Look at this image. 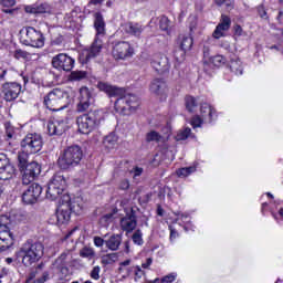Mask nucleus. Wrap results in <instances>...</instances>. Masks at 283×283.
<instances>
[{"mask_svg":"<svg viewBox=\"0 0 283 283\" xmlns=\"http://www.w3.org/2000/svg\"><path fill=\"white\" fill-rule=\"evenodd\" d=\"M92 280H101V266L96 265L91 271Z\"/></svg>","mask_w":283,"mask_h":283,"instance_id":"49530a36","label":"nucleus"},{"mask_svg":"<svg viewBox=\"0 0 283 283\" xmlns=\"http://www.w3.org/2000/svg\"><path fill=\"white\" fill-rule=\"evenodd\" d=\"M94 244H95V247H103L105 244V240L101 237H95Z\"/></svg>","mask_w":283,"mask_h":283,"instance_id":"6e6d98bb","label":"nucleus"},{"mask_svg":"<svg viewBox=\"0 0 283 283\" xmlns=\"http://www.w3.org/2000/svg\"><path fill=\"white\" fill-rule=\"evenodd\" d=\"M149 91L154 96H158V98H167V94H169V86L165 78L156 77L151 81Z\"/></svg>","mask_w":283,"mask_h":283,"instance_id":"dca6fc26","label":"nucleus"},{"mask_svg":"<svg viewBox=\"0 0 283 283\" xmlns=\"http://www.w3.org/2000/svg\"><path fill=\"white\" fill-rule=\"evenodd\" d=\"M0 3L3 8H13L17 4V0H0Z\"/></svg>","mask_w":283,"mask_h":283,"instance_id":"8fccbe9b","label":"nucleus"},{"mask_svg":"<svg viewBox=\"0 0 283 283\" xmlns=\"http://www.w3.org/2000/svg\"><path fill=\"white\" fill-rule=\"evenodd\" d=\"M102 264L107 265V264H114V262L118 261V254L117 253H108L104 254L101 258Z\"/></svg>","mask_w":283,"mask_h":283,"instance_id":"72a5a7b5","label":"nucleus"},{"mask_svg":"<svg viewBox=\"0 0 283 283\" xmlns=\"http://www.w3.org/2000/svg\"><path fill=\"white\" fill-rule=\"evenodd\" d=\"M163 136L156 130H151L146 134V143H160Z\"/></svg>","mask_w":283,"mask_h":283,"instance_id":"c9c22d12","label":"nucleus"},{"mask_svg":"<svg viewBox=\"0 0 283 283\" xmlns=\"http://www.w3.org/2000/svg\"><path fill=\"white\" fill-rule=\"evenodd\" d=\"M119 224L123 231L132 233V231H134L138 226V221L136 220V210L132 209L130 212L126 213V216L120 219Z\"/></svg>","mask_w":283,"mask_h":283,"instance_id":"6ab92c4d","label":"nucleus"},{"mask_svg":"<svg viewBox=\"0 0 283 283\" xmlns=\"http://www.w3.org/2000/svg\"><path fill=\"white\" fill-rule=\"evenodd\" d=\"M10 164V159L7 154L0 153V169L4 168Z\"/></svg>","mask_w":283,"mask_h":283,"instance_id":"a18cd8bd","label":"nucleus"},{"mask_svg":"<svg viewBox=\"0 0 283 283\" xmlns=\"http://www.w3.org/2000/svg\"><path fill=\"white\" fill-rule=\"evenodd\" d=\"M259 14L261 17V19H266V11H264V9H259Z\"/></svg>","mask_w":283,"mask_h":283,"instance_id":"e2e57ef3","label":"nucleus"},{"mask_svg":"<svg viewBox=\"0 0 283 283\" xmlns=\"http://www.w3.org/2000/svg\"><path fill=\"white\" fill-rule=\"evenodd\" d=\"M25 12L29 14H50L52 8L49 4H33L25 7Z\"/></svg>","mask_w":283,"mask_h":283,"instance_id":"b1692460","label":"nucleus"},{"mask_svg":"<svg viewBox=\"0 0 283 283\" xmlns=\"http://www.w3.org/2000/svg\"><path fill=\"white\" fill-rule=\"evenodd\" d=\"M143 275H145V271H143V269H140L139 265L135 266V276L140 280V277H143Z\"/></svg>","mask_w":283,"mask_h":283,"instance_id":"5fc2aeb1","label":"nucleus"},{"mask_svg":"<svg viewBox=\"0 0 283 283\" xmlns=\"http://www.w3.org/2000/svg\"><path fill=\"white\" fill-rule=\"evenodd\" d=\"M67 129V123L63 119H54L48 123L49 136H63Z\"/></svg>","mask_w":283,"mask_h":283,"instance_id":"412c9836","label":"nucleus"},{"mask_svg":"<svg viewBox=\"0 0 283 283\" xmlns=\"http://www.w3.org/2000/svg\"><path fill=\"white\" fill-rule=\"evenodd\" d=\"M65 187H67V179L62 172H56L49 182L46 189V198L48 200H57L63 196V191H65Z\"/></svg>","mask_w":283,"mask_h":283,"instance_id":"6e6552de","label":"nucleus"},{"mask_svg":"<svg viewBox=\"0 0 283 283\" xmlns=\"http://www.w3.org/2000/svg\"><path fill=\"white\" fill-rule=\"evenodd\" d=\"M92 105V91L87 86H82L80 88L78 103L76 105V112L83 114L85 112L90 113V106Z\"/></svg>","mask_w":283,"mask_h":283,"instance_id":"4468645a","label":"nucleus"},{"mask_svg":"<svg viewBox=\"0 0 283 283\" xmlns=\"http://www.w3.org/2000/svg\"><path fill=\"white\" fill-rule=\"evenodd\" d=\"M178 238V232L176 230H170V240H176Z\"/></svg>","mask_w":283,"mask_h":283,"instance_id":"680f3d73","label":"nucleus"},{"mask_svg":"<svg viewBox=\"0 0 283 283\" xmlns=\"http://www.w3.org/2000/svg\"><path fill=\"white\" fill-rule=\"evenodd\" d=\"M83 160V149L78 145L69 146L63 150L57 159V167L62 171H70L74 167H78Z\"/></svg>","mask_w":283,"mask_h":283,"instance_id":"7ed1b4c3","label":"nucleus"},{"mask_svg":"<svg viewBox=\"0 0 283 283\" xmlns=\"http://www.w3.org/2000/svg\"><path fill=\"white\" fill-rule=\"evenodd\" d=\"M103 143L106 149H114L118 143V136H116V133H109L106 137H104Z\"/></svg>","mask_w":283,"mask_h":283,"instance_id":"c756f323","label":"nucleus"},{"mask_svg":"<svg viewBox=\"0 0 283 283\" xmlns=\"http://www.w3.org/2000/svg\"><path fill=\"white\" fill-rule=\"evenodd\" d=\"M21 151L18 156L25 154L30 158V154H39L43 149V137L40 134H28L20 143Z\"/></svg>","mask_w":283,"mask_h":283,"instance_id":"0eeeda50","label":"nucleus"},{"mask_svg":"<svg viewBox=\"0 0 283 283\" xmlns=\"http://www.w3.org/2000/svg\"><path fill=\"white\" fill-rule=\"evenodd\" d=\"M70 93L61 88H53L44 96V105L51 112H61L70 106Z\"/></svg>","mask_w":283,"mask_h":283,"instance_id":"20e7f679","label":"nucleus"},{"mask_svg":"<svg viewBox=\"0 0 283 283\" xmlns=\"http://www.w3.org/2000/svg\"><path fill=\"white\" fill-rule=\"evenodd\" d=\"M44 251L43 243L29 240L15 253V258L22 259L23 266H32L43 258Z\"/></svg>","mask_w":283,"mask_h":283,"instance_id":"f257e3e1","label":"nucleus"},{"mask_svg":"<svg viewBox=\"0 0 283 283\" xmlns=\"http://www.w3.org/2000/svg\"><path fill=\"white\" fill-rule=\"evenodd\" d=\"M81 211V206L76 202H72V197L64 193L60 198V206L56 210L57 224H67L69 220L72 218L73 213H78Z\"/></svg>","mask_w":283,"mask_h":283,"instance_id":"39448f33","label":"nucleus"},{"mask_svg":"<svg viewBox=\"0 0 283 283\" xmlns=\"http://www.w3.org/2000/svg\"><path fill=\"white\" fill-rule=\"evenodd\" d=\"M80 255L81 258H88L90 260H92V258H94V250L92 248H83L80 251Z\"/></svg>","mask_w":283,"mask_h":283,"instance_id":"ea45409f","label":"nucleus"},{"mask_svg":"<svg viewBox=\"0 0 283 283\" xmlns=\"http://www.w3.org/2000/svg\"><path fill=\"white\" fill-rule=\"evenodd\" d=\"M151 67L155 70V72H168L169 60H167V57H161L160 61L154 60L151 62Z\"/></svg>","mask_w":283,"mask_h":283,"instance_id":"c85d7f7f","label":"nucleus"},{"mask_svg":"<svg viewBox=\"0 0 283 283\" xmlns=\"http://www.w3.org/2000/svg\"><path fill=\"white\" fill-rule=\"evenodd\" d=\"M231 28V18H229L226 14L221 15L220 22L216 27L212 36L213 39H222L224 36V33L228 32Z\"/></svg>","mask_w":283,"mask_h":283,"instance_id":"4be33fe9","label":"nucleus"},{"mask_svg":"<svg viewBox=\"0 0 283 283\" xmlns=\"http://www.w3.org/2000/svg\"><path fill=\"white\" fill-rule=\"evenodd\" d=\"M112 55L116 61H125V59L134 56V48L129 42H117L113 46Z\"/></svg>","mask_w":283,"mask_h":283,"instance_id":"9b49d317","label":"nucleus"},{"mask_svg":"<svg viewBox=\"0 0 283 283\" xmlns=\"http://www.w3.org/2000/svg\"><path fill=\"white\" fill-rule=\"evenodd\" d=\"M2 94L7 103L17 101V98H19V94H21V86L18 83H4L2 85Z\"/></svg>","mask_w":283,"mask_h":283,"instance_id":"f3484780","label":"nucleus"},{"mask_svg":"<svg viewBox=\"0 0 283 283\" xmlns=\"http://www.w3.org/2000/svg\"><path fill=\"white\" fill-rule=\"evenodd\" d=\"M15 56L17 59H28V56H30V53L22 50H18L15 51Z\"/></svg>","mask_w":283,"mask_h":283,"instance_id":"603ef678","label":"nucleus"},{"mask_svg":"<svg viewBox=\"0 0 283 283\" xmlns=\"http://www.w3.org/2000/svg\"><path fill=\"white\" fill-rule=\"evenodd\" d=\"M216 111L211 107V105L205 103L201 105V116L202 118H208L209 122L213 120V113Z\"/></svg>","mask_w":283,"mask_h":283,"instance_id":"7c9ffc66","label":"nucleus"},{"mask_svg":"<svg viewBox=\"0 0 283 283\" xmlns=\"http://www.w3.org/2000/svg\"><path fill=\"white\" fill-rule=\"evenodd\" d=\"M198 107V104L196 103V97L193 96H186V109L189 112H193Z\"/></svg>","mask_w":283,"mask_h":283,"instance_id":"e433bc0d","label":"nucleus"},{"mask_svg":"<svg viewBox=\"0 0 283 283\" xmlns=\"http://www.w3.org/2000/svg\"><path fill=\"white\" fill-rule=\"evenodd\" d=\"M30 157L27 154L18 155V168L22 174V185H32L41 176V164L38 161H28Z\"/></svg>","mask_w":283,"mask_h":283,"instance_id":"f03ea898","label":"nucleus"},{"mask_svg":"<svg viewBox=\"0 0 283 283\" xmlns=\"http://www.w3.org/2000/svg\"><path fill=\"white\" fill-rule=\"evenodd\" d=\"M118 213V209H114L113 212H108L102 217L104 222H112L114 220V216Z\"/></svg>","mask_w":283,"mask_h":283,"instance_id":"c03bdc74","label":"nucleus"},{"mask_svg":"<svg viewBox=\"0 0 283 283\" xmlns=\"http://www.w3.org/2000/svg\"><path fill=\"white\" fill-rule=\"evenodd\" d=\"M74 59L65 53H60L52 59V66L59 72H72L74 70Z\"/></svg>","mask_w":283,"mask_h":283,"instance_id":"ddd939ff","label":"nucleus"},{"mask_svg":"<svg viewBox=\"0 0 283 283\" xmlns=\"http://www.w3.org/2000/svg\"><path fill=\"white\" fill-rule=\"evenodd\" d=\"M103 114L98 111H90L77 117L76 123L80 134H91L101 125Z\"/></svg>","mask_w":283,"mask_h":283,"instance_id":"423d86ee","label":"nucleus"},{"mask_svg":"<svg viewBox=\"0 0 283 283\" xmlns=\"http://www.w3.org/2000/svg\"><path fill=\"white\" fill-rule=\"evenodd\" d=\"M4 127H6L7 140L14 138V127H12L10 123L4 124Z\"/></svg>","mask_w":283,"mask_h":283,"instance_id":"37998d69","label":"nucleus"},{"mask_svg":"<svg viewBox=\"0 0 283 283\" xmlns=\"http://www.w3.org/2000/svg\"><path fill=\"white\" fill-rule=\"evenodd\" d=\"M85 76H86L85 72H71V74L66 78V82L74 83L77 81H83V78H85Z\"/></svg>","mask_w":283,"mask_h":283,"instance_id":"f704fd0d","label":"nucleus"},{"mask_svg":"<svg viewBox=\"0 0 283 283\" xmlns=\"http://www.w3.org/2000/svg\"><path fill=\"white\" fill-rule=\"evenodd\" d=\"M145 25L138 22H126L122 24V30L125 34L129 36H135V39H140L143 36V32H145Z\"/></svg>","mask_w":283,"mask_h":283,"instance_id":"a211bd4d","label":"nucleus"},{"mask_svg":"<svg viewBox=\"0 0 283 283\" xmlns=\"http://www.w3.org/2000/svg\"><path fill=\"white\" fill-rule=\"evenodd\" d=\"M191 125L193 127V129H196V127H200L202 125V119L199 115H196L191 118Z\"/></svg>","mask_w":283,"mask_h":283,"instance_id":"09e8293b","label":"nucleus"},{"mask_svg":"<svg viewBox=\"0 0 283 283\" xmlns=\"http://www.w3.org/2000/svg\"><path fill=\"white\" fill-rule=\"evenodd\" d=\"M164 213H165V210L163 209V207L158 206V208H157V214L160 216V217H163Z\"/></svg>","mask_w":283,"mask_h":283,"instance_id":"0e129e2a","label":"nucleus"},{"mask_svg":"<svg viewBox=\"0 0 283 283\" xmlns=\"http://www.w3.org/2000/svg\"><path fill=\"white\" fill-rule=\"evenodd\" d=\"M96 87L97 90H99V92H104L105 94H107L109 98L123 96V94H125V90L118 86L111 85L109 83L103 81L97 82Z\"/></svg>","mask_w":283,"mask_h":283,"instance_id":"aec40b11","label":"nucleus"},{"mask_svg":"<svg viewBox=\"0 0 283 283\" xmlns=\"http://www.w3.org/2000/svg\"><path fill=\"white\" fill-rule=\"evenodd\" d=\"M176 280L175 274H168L161 279V283H171Z\"/></svg>","mask_w":283,"mask_h":283,"instance_id":"3c124183","label":"nucleus"},{"mask_svg":"<svg viewBox=\"0 0 283 283\" xmlns=\"http://www.w3.org/2000/svg\"><path fill=\"white\" fill-rule=\"evenodd\" d=\"M140 106V99H138V96L134 94H126L119 95V97L115 101L114 107L116 112L119 114L127 115L128 112L138 109Z\"/></svg>","mask_w":283,"mask_h":283,"instance_id":"9d476101","label":"nucleus"},{"mask_svg":"<svg viewBox=\"0 0 283 283\" xmlns=\"http://www.w3.org/2000/svg\"><path fill=\"white\" fill-rule=\"evenodd\" d=\"M211 63L216 65V67H220V65H224V56L222 55H216L210 59Z\"/></svg>","mask_w":283,"mask_h":283,"instance_id":"79ce46f5","label":"nucleus"},{"mask_svg":"<svg viewBox=\"0 0 283 283\" xmlns=\"http://www.w3.org/2000/svg\"><path fill=\"white\" fill-rule=\"evenodd\" d=\"M17 174V168L9 163L8 166L0 168V180H12Z\"/></svg>","mask_w":283,"mask_h":283,"instance_id":"bb28decb","label":"nucleus"},{"mask_svg":"<svg viewBox=\"0 0 283 283\" xmlns=\"http://www.w3.org/2000/svg\"><path fill=\"white\" fill-rule=\"evenodd\" d=\"M132 174H134V178L142 176L143 175V168L136 166L135 168H133Z\"/></svg>","mask_w":283,"mask_h":283,"instance_id":"4d7b16f0","label":"nucleus"},{"mask_svg":"<svg viewBox=\"0 0 283 283\" xmlns=\"http://www.w3.org/2000/svg\"><path fill=\"white\" fill-rule=\"evenodd\" d=\"M188 24L190 32H193L198 28V18L196 15H190L188 18Z\"/></svg>","mask_w":283,"mask_h":283,"instance_id":"a19ab883","label":"nucleus"},{"mask_svg":"<svg viewBox=\"0 0 283 283\" xmlns=\"http://www.w3.org/2000/svg\"><path fill=\"white\" fill-rule=\"evenodd\" d=\"M177 44L181 50V56H185V54L193 48V38H191V35L180 34L178 36Z\"/></svg>","mask_w":283,"mask_h":283,"instance_id":"5701e85b","label":"nucleus"},{"mask_svg":"<svg viewBox=\"0 0 283 283\" xmlns=\"http://www.w3.org/2000/svg\"><path fill=\"white\" fill-rule=\"evenodd\" d=\"M159 28L163 32L171 34V21L166 15L160 17Z\"/></svg>","mask_w":283,"mask_h":283,"instance_id":"2f4dec72","label":"nucleus"},{"mask_svg":"<svg viewBox=\"0 0 283 283\" xmlns=\"http://www.w3.org/2000/svg\"><path fill=\"white\" fill-rule=\"evenodd\" d=\"M234 32H235V34H238V36H242V27L237 24L234 27Z\"/></svg>","mask_w":283,"mask_h":283,"instance_id":"052dcab7","label":"nucleus"},{"mask_svg":"<svg viewBox=\"0 0 283 283\" xmlns=\"http://www.w3.org/2000/svg\"><path fill=\"white\" fill-rule=\"evenodd\" d=\"M203 56H205V59H207V56H209V46L203 48Z\"/></svg>","mask_w":283,"mask_h":283,"instance_id":"338daca9","label":"nucleus"},{"mask_svg":"<svg viewBox=\"0 0 283 283\" xmlns=\"http://www.w3.org/2000/svg\"><path fill=\"white\" fill-rule=\"evenodd\" d=\"M132 240L134 244H137L138 247H143V231L136 230L132 237Z\"/></svg>","mask_w":283,"mask_h":283,"instance_id":"4c0bfd02","label":"nucleus"},{"mask_svg":"<svg viewBox=\"0 0 283 283\" xmlns=\"http://www.w3.org/2000/svg\"><path fill=\"white\" fill-rule=\"evenodd\" d=\"M41 193H43V187L41 185L33 182L29 186V188L22 193V201L25 205H34L41 198Z\"/></svg>","mask_w":283,"mask_h":283,"instance_id":"2eb2a0df","label":"nucleus"},{"mask_svg":"<svg viewBox=\"0 0 283 283\" xmlns=\"http://www.w3.org/2000/svg\"><path fill=\"white\" fill-rule=\"evenodd\" d=\"M51 43L53 45H61V43H63V35L61 34H52L51 36Z\"/></svg>","mask_w":283,"mask_h":283,"instance_id":"de8ad7c7","label":"nucleus"},{"mask_svg":"<svg viewBox=\"0 0 283 283\" xmlns=\"http://www.w3.org/2000/svg\"><path fill=\"white\" fill-rule=\"evenodd\" d=\"M94 28L96 30L95 39L105 36V20L103 19V14L95 13Z\"/></svg>","mask_w":283,"mask_h":283,"instance_id":"393cba45","label":"nucleus"},{"mask_svg":"<svg viewBox=\"0 0 283 283\" xmlns=\"http://www.w3.org/2000/svg\"><path fill=\"white\" fill-rule=\"evenodd\" d=\"M14 244V237L11 232L0 233V251H8Z\"/></svg>","mask_w":283,"mask_h":283,"instance_id":"a878e982","label":"nucleus"},{"mask_svg":"<svg viewBox=\"0 0 283 283\" xmlns=\"http://www.w3.org/2000/svg\"><path fill=\"white\" fill-rule=\"evenodd\" d=\"M10 217L7 214L0 216V233H10Z\"/></svg>","mask_w":283,"mask_h":283,"instance_id":"473e14b6","label":"nucleus"},{"mask_svg":"<svg viewBox=\"0 0 283 283\" xmlns=\"http://www.w3.org/2000/svg\"><path fill=\"white\" fill-rule=\"evenodd\" d=\"M191 136V128L187 127L176 135V140H187Z\"/></svg>","mask_w":283,"mask_h":283,"instance_id":"58836bf2","label":"nucleus"},{"mask_svg":"<svg viewBox=\"0 0 283 283\" xmlns=\"http://www.w3.org/2000/svg\"><path fill=\"white\" fill-rule=\"evenodd\" d=\"M21 41L24 45L31 48H43L45 45V38L41 31L34 29V27H24L21 30Z\"/></svg>","mask_w":283,"mask_h":283,"instance_id":"1a4fd4ad","label":"nucleus"},{"mask_svg":"<svg viewBox=\"0 0 283 283\" xmlns=\"http://www.w3.org/2000/svg\"><path fill=\"white\" fill-rule=\"evenodd\" d=\"M103 50V40L101 38H95L94 42L92 43L91 48L85 49L80 54V63L85 65L90 61V59H96L101 54Z\"/></svg>","mask_w":283,"mask_h":283,"instance_id":"f8f14e48","label":"nucleus"},{"mask_svg":"<svg viewBox=\"0 0 283 283\" xmlns=\"http://www.w3.org/2000/svg\"><path fill=\"white\" fill-rule=\"evenodd\" d=\"M154 262V259H151V258H148L147 260H146V263H143L142 264V269H149V266H151V263Z\"/></svg>","mask_w":283,"mask_h":283,"instance_id":"13d9d810","label":"nucleus"},{"mask_svg":"<svg viewBox=\"0 0 283 283\" xmlns=\"http://www.w3.org/2000/svg\"><path fill=\"white\" fill-rule=\"evenodd\" d=\"M119 189H122L123 191H127V189H129V180L123 179L119 182Z\"/></svg>","mask_w":283,"mask_h":283,"instance_id":"864d4df0","label":"nucleus"},{"mask_svg":"<svg viewBox=\"0 0 283 283\" xmlns=\"http://www.w3.org/2000/svg\"><path fill=\"white\" fill-rule=\"evenodd\" d=\"M227 2V0H214L216 6H224V3Z\"/></svg>","mask_w":283,"mask_h":283,"instance_id":"69168bd1","label":"nucleus"},{"mask_svg":"<svg viewBox=\"0 0 283 283\" xmlns=\"http://www.w3.org/2000/svg\"><path fill=\"white\" fill-rule=\"evenodd\" d=\"M282 18H283V11H280L279 12V15H277V21H279V23H282Z\"/></svg>","mask_w":283,"mask_h":283,"instance_id":"774afa93","label":"nucleus"},{"mask_svg":"<svg viewBox=\"0 0 283 283\" xmlns=\"http://www.w3.org/2000/svg\"><path fill=\"white\" fill-rule=\"evenodd\" d=\"M123 242V235L113 234L108 240L105 241V244L109 251H118L120 244Z\"/></svg>","mask_w":283,"mask_h":283,"instance_id":"cd10ccee","label":"nucleus"},{"mask_svg":"<svg viewBox=\"0 0 283 283\" xmlns=\"http://www.w3.org/2000/svg\"><path fill=\"white\" fill-rule=\"evenodd\" d=\"M177 174H178V176H184V177L189 176V171L187 168L179 169Z\"/></svg>","mask_w":283,"mask_h":283,"instance_id":"bf43d9fd","label":"nucleus"}]
</instances>
